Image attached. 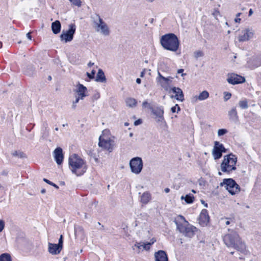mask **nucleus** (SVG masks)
<instances>
[{
    "label": "nucleus",
    "mask_w": 261,
    "mask_h": 261,
    "mask_svg": "<svg viewBox=\"0 0 261 261\" xmlns=\"http://www.w3.org/2000/svg\"><path fill=\"white\" fill-rule=\"evenodd\" d=\"M164 191L166 193H168L170 192V189L168 188H166L164 190Z\"/></svg>",
    "instance_id": "obj_59"
},
{
    "label": "nucleus",
    "mask_w": 261,
    "mask_h": 261,
    "mask_svg": "<svg viewBox=\"0 0 261 261\" xmlns=\"http://www.w3.org/2000/svg\"><path fill=\"white\" fill-rule=\"evenodd\" d=\"M75 92L78 96H80L81 99H83L85 97L87 96L86 94L87 92V88L80 83L77 85Z\"/></svg>",
    "instance_id": "obj_19"
},
{
    "label": "nucleus",
    "mask_w": 261,
    "mask_h": 261,
    "mask_svg": "<svg viewBox=\"0 0 261 261\" xmlns=\"http://www.w3.org/2000/svg\"><path fill=\"white\" fill-rule=\"evenodd\" d=\"M224 95V100L225 101L229 99L231 96V94L229 92H225Z\"/></svg>",
    "instance_id": "obj_41"
},
{
    "label": "nucleus",
    "mask_w": 261,
    "mask_h": 261,
    "mask_svg": "<svg viewBox=\"0 0 261 261\" xmlns=\"http://www.w3.org/2000/svg\"><path fill=\"white\" fill-rule=\"evenodd\" d=\"M253 12V11L252 9H250L248 12V15L249 16H250L252 14Z\"/></svg>",
    "instance_id": "obj_55"
},
{
    "label": "nucleus",
    "mask_w": 261,
    "mask_h": 261,
    "mask_svg": "<svg viewBox=\"0 0 261 261\" xmlns=\"http://www.w3.org/2000/svg\"><path fill=\"white\" fill-rule=\"evenodd\" d=\"M227 152V149L224 145L219 142L215 141L213 150V155L215 160L220 159L222 156V153Z\"/></svg>",
    "instance_id": "obj_11"
},
{
    "label": "nucleus",
    "mask_w": 261,
    "mask_h": 261,
    "mask_svg": "<svg viewBox=\"0 0 261 261\" xmlns=\"http://www.w3.org/2000/svg\"><path fill=\"white\" fill-rule=\"evenodd\" d=\"M175 222L177 229L185 237L192 238L197 230L196 227L190 225L181 215L178 216V219L176 220Z\"/></svg>",
    "instance_id": "obj_3"
},
{
    "label": "nucleus",
    "mask_w": 261,
    "mask_h": 261,
    "mask_svg": "<svg viewBox=\"0 0 261 261\" xmlns=\"http://www.w3.org/2000/svg\"><path fill=\"white\" fill-rule=\"evenodd\" d=\"M129 167L132 173L136 174H140L143 167L142 159L138 156L132 158L129 161Z\"/></svg>",
    "instance_id": "obj_8"
},
{
    "label": "nucleus",
    "mask_w": 261,
    "mask_h": 261,
    "mask_svg": "<svg viewBox=\"0 0 261 261\" xmlns=\"http://www.w3.org/2000/svg\"><path fill=\"white\" fill-rule=\"evenodd\" d=\"M228 76L227 81L228 83L232 85L242 84L245 82L244 77L235 73L229 74Z\"/></svg>",
    "instance_id": "obj_13"
},
{
    "label": "nucleus",
    "mask_w": 261,
    "mask_h": 261,
    "mask_svg": "<svg viewBox=\"0 0 261 261\" xmlns=\"http://www.w3.org/2000/svg\"><path fill=\"white\" fill-rule=\"evenodd\" d=\"M99 97H100L99 93L96 92L92 96V100L94 101V100L98 99Z\"/></svg>",
    "instance_id": "obj_47"
},
{
    "label": "nucleus",
    "mask_w": 261,
    "mask_h": 261,
    "mask_svg": "<svg viewBox=\"0 0 261 261\" xmlns=\"http://www.w3.org/2000/svg\"><path fill=\"white\" fill-rule=\"evenodd\" d=\"M152 243H153V242H152V243L149 242H147L146 243H142V247L144 249L148 250L150 249V247Z\"/></svg>",
    "instance_id": "obj_39"
},
{
    "label": "nucleus",
    "mask_w": 261,
    "mask_h": 261,
    "mask_svg": "<svg viewBox=\"0 0 261 261\" xmlns=\"http://www.w3.org/2000/svg\"><path fill=\"white\" fill-rule=\"evenodd\" d=\"M180 108L178 104H176L174 107H172L171 109V111L172 113H175L177 112L178 113L179 111H180Z\"/></svg>",
    "instance_id": "obj_36"
},
{
    "label": "nucleus",
    "mask_w": 261,
    "mask_h": 261,
    "mask_svg": "<svg viewBox=\"0 0 261 261\" xmlns=\"http://www.w3.org/2000/svg\"><path fill=\"white\" fill-rule=\"evenodd\" d=\"M201 203H202L203 204H204V206H205V207H207V206H207V203H206L204 200H201Z\"/></svg>",
    "instance_id": "obj_54"
},
{
    "label": "nucleus",
    "mask_w": 261,
    "mask_h": 261,
    "mask_svg": "<svg viewBox=\"0 0 261 261\" xmlns=\"http://www.w3.org/2000/svg\"><path fill=\"white\" fill-rule=\"evenodd\" d=\"M76 103H74L73 102V103H72V108L73 109H75L76 107Z\"/></svg>",
    "instance_id": "obj_60"
},
{
    "label": "nucleus",
    "mask_w": 261,
    "mask_h": 261,
    "mask_svg": "<svg viewBox=\"0 0 261 261\" xmlns=\"http://www.w3.org/2000/svg\"><path fill=\"white\" fill-rule=\"evenodd\" d=\"M95 74V71L93 70L91 73L89 72H87V75L90 79H93L94 77V75Z\"/></svg>",
    "instance_id": "obj_42"
},
{
    "label": "nucleus",
    "mask_w": 261,
    "mask_h": 261,
    "mask_svg": "<svg viewBox=\"0 0 261 261\" xmlns=\"http://www.w3.org/2000/svg\"><path fill=\"white\" fill-rule=\"evenodd\" d=\"M253 62H254V67H257L261 66V60L257 59L254 60Z\"/></svg>",
    "instance_id": "obj_44"
},
{
    "label": "nucleus",
    "mask_w": 261,
    "mask_h": 261,
    "mask_svg": "<svg viewBox=\"0 0 261 261\" xmlns=\"http://www.w3.org/2000/svg\"><path fill=\"white\" fill-rule=\"evenodd\" d=\"M69 165L72 172L77 176L83 175L87 170L86 162L76 154L69 158Z\"/></svg>",
    "instance_id": "obj_2"
},
{
    "label": "nucleus",
    "mask_w": 261,
    "mask_h": 261,
    "mask_svg": "<svg viewBox=\"0 0 261 261\" xmlns=\"http://www.w3.org/2000/svg\"><path fill=\"white\" fill-rule=\"evenodd\" d=\"M155 261H169L166 252L164 250H159L154 253Z\"/></svg>",
    "instance_id": "obj_20"
},
{
    "label": "nucleus",
    "mask_w": 261,
    "mask_h": 261,
    "mask_svg": "<svg viewBox=\"0 0 261 261\" xmlns=\"http://www.w3.org/2000/svg\"><path fill=\"white\" fill-rule=\"evenodd\" d=\"M45 192H46V190L44 189H42L41 191V193H42V194L45 193Z\"/></svg>",
    "instance_id": "obj_64"
},
{
    "label": "nucleus",
    "mask_w": 261,
    "mask_h": 261,
    "mask_svg": "<svg viewBox=\"0 0 261 261\" xmlns=\"http://www.w3.org/2000/svg\"><path fill=\"white\" fill-rule=\"evenodd\" d=\"M58 246L63 248V237L62 235H61L59 239L58 243L57 244Z\"/></svg>",
    "instance_id": "obj_43"
},
{
    "label": "nucleus",
    "mask_w": 261,
    "mask_h": 261,
    "mask_svg": "<svg viewBox=\"0 0 261 261\" xmlns=\"http://www.w3.org/2000/svg\"><path fill=\"white\" fill-rule=\"evenodd\" d=\"M209 97L208 92L206 91H203L201 93H200L199 96L196 98L199 100H204L207 99Z\"/></svg>",
    "instance_id": "obj_29"
},
{
    "label": "nucleus",
    "mask_w": 261,
    "mask_h": 261,
    "mask_svg": "<svg viewBox=\"0 0 261 261\" xmlns=\"http://www.w3.org/2000/svg\"><path fill=\"white\" fill-rule=\"evenodd\" d=\"M142 120H141V119H138V120H136V121L134 122V125H135V126H137V125H139V124H141V123H142Z\"/></svg>",
    "instance_id": "obj_50"
},
{
    "label": "nucleus",
    "mask_w": 261,
    "mask_h": 261,
    "mask_svg": "<svg viewBox=\"0 0 261 261\" xmlns=\"http://www.w3.org/2000/svg\"><path fill=\"white\" fill-rule=\"evenodd\" d=\"M172 92L175 94V96H171V98H175L176 100L180 101L184 100V95L182 90L178 87H172L169 91V92Z\"/></svg>",
    "instance_id": "obj_17"
},
{
    "label": "nucleus",
    "mask_w": 261,
    "mask_h": 261,
    "mask_svg": "<svg viewBox=\"0 0 261 261\" xmlns=\"http://www.w3.org/2000/svg\"><path fill=\"white\" fill-rule=\"evenodd\" d=\"M95 81L98 82L106 83L107 79L102 69H99L96 75Z\"/></svg>",
    "instance_id": "obj_24"
},
{
    "label": "nucleus",
    "mask_w": 261,
    "mask_h": 261,
    "mask_svg": "<svg viewBox=\"0 0 261 261\" xmlns=\"http://www.w3.org/2000/svg\"><path fill=\"white\" fill-rule=\"evenodd\" d=\"M239 107L242 109H246L248 107V101L246 99L240 100L239 102Z\"/></svg>",
    "instance_id": "obj_32"
},
{
    "label": "nucleus",
    "mask_w": 261,
    "mask_h": 261,
    "mask_svg": "<svg viewBox=\"0 0 261 261\" xmlns=\"http://www.w3.org/2000/svg\"><path fill=\"white\" fill-rule=\"evenodd\" d=\"M160 43L164 49L172 51H176L179 46V41L177 36L173 33L163 35Z\"/></svg>",
    "instance_id": "obj_4"
},
{
    "label": "nucleus",
    "mask_w": 261,
    "mask_h": 261,
    "mask_svg": "<svg viewBox=\"0 0 261 261\" xmlns=\"http://www.w3.org/2000/svg\"><path fill=\"white\" fill-rule=\"evenodd\" d=\"M43 181L44 182H45L46 183L48 184V185H50L54 187L57 189H58L59 188V186L58 185H57L56 184L53 183V182L50 181V180H48L46 178H43Z\"/></svg>",
    "instance_id": "obj_37"
},
{
    "label": "nucleus",
    "mask_w": 261,
    "mask_h": 261,
    "mask_svg": "<svg viewBox=\"0 0 261 261\" xmlns=\"http://www.w3.org/2000/svg\"><path fill=\"white\" fill-rule=\"evenodd\" d=\"M0 261H12L10 254L4 253L0 255Z\"/></svg>",
    "instance_id": "obj_30"
},
{
    "label": "nucleus",
    "mask_w": 261,
    "mask_h": 261,
    "mask_svg": "<svg viewBox=\"0 0 261 261\" xmlns=\"http://www.w3.org/2000/svg\"><path fill=\"white\" fill-rule=\"evenodd\" d=\"M234 21L235 22H240V21H241V18H239V17H236L234 19Z\"/></svg>",
    "instance_id": "obj_56"
},
{
    "label": "nucleus",
    "mask_w": 261,
    "mask_h": 261,
    "mask_svg": "<svg viewBox=\"0 0 261 261\" xmlns=\"http://www.w3.org/2000/svg\"><path fill=\"white\" fill-rule=\"evenodd\" d=\"M228 132L227 130L225 128L219 129L218 131V135L219 136H223Z\"/></svg>",
    "instance_id": "obj_38"
},
{
    "label": "nucleus",
    "mask_w": 261,
    "mask_h": 261,
    "mask_svg": "<svg viewBox=\"0 0 261 261\" xmlns=\"http://www.w3.org/2000/svg\"><path fill=\"white\" fill-rule=\"evenodd\" d=\"M51 30L54 34H59L61 29V23L59 20H56L51 23Z\"/></svg>",
    "instance_id": "obj_23"
},
{
    "label": "nucleus",
    "mask_w": 261,
    "mask_h": 261,
    "mask_svg": "<svg viewBox=\"0 0 261 261\" xmlns=\"http://www.w3.org/2000/svg\"><path fill=\"white\" fill-rule=\"evenodd\" d=\"M136 82H137V84H140L141 83V80L140 79H139V78H137V80H136Z\"/></svg>",
    "instance_id": "obj_57"
},
{
    "label": "nucleus",
    "mask_w": 261,
    "mask_h": 261,
    "mask_svg": "<svg viewBox=\"0 0 261 261\" xmlns=\"http://www.w3.org/2000/svg\"><path fill=\"white\" fill-rule=\"evenodd\" d=\"M183 69H179L177 70V73H182L184 72Z\"/></svg>",
    "instance_id": "obj_58"
},
{
    "label": "nucleus",
    "mask_w": 261,
    "mask_h": 261,
    "mask_svg": "<svg viewBox=\"0 0 261 261\" xmlns=\"http://www.w3.org/2000/svg\"><path fill=\"white\" fill-rule=\"evenodd\" d=\"M223 241L228 247L233 248L244 255L248 253L245 244L236 231H232L225 234L223 237Z\"/></svg>",
    "instance_id": "obj_1"
},
{
    "label": "nucleus",
    "mask_w": 261,
    "mask_h": 261,
    "mask_svg": "<svg viewBox=\"0 0 261 261\" xmlns=\"http://www.w3.org/2000/svg\"><path fill=\"white\" fill-rule=\"evenodd\" d=\"M225 224L227 225H228L230 224V221L229 220H227L226 221V222H225Z\"/></svg>",
    "instance_id": "obj_63"
},
{
    "label": "nucleus",
    "mask_w": 261,
    "mask_h": 261,
    "mask_svg": "<svg viewBox=\"0 0 261 261\" xmlns=\"http://www.w3.org/2000/svg\"><path fill=\"white\" fill-rule=\"evenodd\" d=\"M54 156L57 164L59 165H61L63 161L64 155L63 150L61 147H59L55 149L54 151Z\"/></svg>",
    "instance_id": "obj_16"
},
{
    "label": "nucleus",
    "mask_w": 261,
    "mask_h": 261,
    "mask_svg": "<svg viewBox=\"0 0 261 261\" xmlns=\"http://www.w3.org/2000/svg\"><path fill=\"white\" fill-rule=\"evenodd\" d=\"M62 248L56 244L48 243V252L53 255H57L60 253Z\"/></svg>",
    "instance_id": "obj_21"
},
{
    "label": "nucleus",
    "mask_w": 261,
    "mask_h": 261,
    "mask_svg": "<svg viewBox=\"0 0 261 261\" xmlns=\"http://www.w3.org/2000/svg\"><path fill=\"white\" fill-rule=\"evenodd\" d=\"M111 141H112L110 139L105 140L104 139H102L100 136L99 138L98 145L99 147L108 150L109 152H111L113 150Z\"/></svg>",
    "instance_id": "obj_18"
},
{
    "label": "nucleus",
    "mask_w": 261,
    "mask_h": 261,
    "mask_svg": "<svg viewBox=\"0 0 261 261\" xmlns=\"http://www.w3.org/2000/svg\"><path fill=\"white\" fill-rule=\"evenodd\" d=\"M149 110L151 111L152 114L155 116L154 118L157 122H164L166 123L164 117V111L163 107H149Z\"/></svg>",
    "instance_id": "obj_10"
},
{
    "label": "nucleus",
    "mask_w": 261,
    "mask_h": 261,
    "mask_svg": "<svg viewBox=\"0 0 261 261\" xmlns=\"http://www.w3.org/2000/svg\"><path fill=\"white\" fill-rule=\"evenodd\" d=\"M125 102L127 106L130 108L136 107L137 103L136 99L131 97L127 98L125 100Z\"/></svg>",
    "instance_id": "obj_28"
},
{
    "label": "nucleus",
    "mask_w": 261,
    "mask_h": 261,
    "mask_svg": "<svg viewBox=\"0 0 261 261\" xmlns=\"http://www.w3.org/2000/svg\"><path fill=\"white\" fill-rule=\"evenodd\" d=\"M220 186H225L226 189L232 195L239 193L240 191L239 185L232 178L224 179L223 182L220 184Z\"/></svg>",
    "instance_id": "obj_6"
},
{
    "label": "nucleus",
    "mask_w": 261,
    "mask_h": 261,
    "mask_svg": "<svg viewBox=\"0 0 261 261\" xmlns=\"http://www.w3.org/2000/svg\"><path fill=\"white\" fill-rule=\"evenodd\" d=\"M142 106L144 108H147L149 109V107H153L147 101H144L142 103Z\"/></svg>",
    "instance_id": "obj_45"
},
{
    "label": "nucleus",
    "mask_w": 261,
    "mask_h": 261,
    "mask_svg": "<svg viewBox=\"0 0 261 261\" xmlns=\"http://www.w3.org/2000/svg\"><path fill=\"white\" fill-rule=\"evenodd\" d=\"M80 99H81V97L80 96H78L77 97H76L74 101H73V102L74 103H77L79 102V100Z\"/></svg>",
    "instance_id": "obj_52"
},
{
    "label": "nucleus",
    "mask_w": 261,
    "mask_h": 261,
    "mask_svg": "<svg viewBox=\"0 0 261 261\" xmlns=\"http://www.w3.org/2000/svg\"><path fill=\"white\" fill-rule=\"evenodd\" d=\"M94 24L95 27L97 28L96 30L98 31L100 30L101 33L105 35L108 36L110 34V30L107 24L103 21L102 19L100 17L98 14H95V17H93Z\"/></svg>",
    "instance_id": "obj_7"
},
{
    "label": "nucleus",
    "mask_w": 261,
    "mask_h": 261,
    "mask_svg": "<svg viewBox=\"0 0 261 261\" xmlns=\"http://www.w3.org/2000/svg\"><path fill=\"white\" fill-rule=\"evenodd\" d=\"M74 232L76 236L77 234H83L84 232V229L83 227L81 226H75Z\"/></svg>",
    "instance_id": "obj_33"
},
{
    "label": "nucleus",
    "mask_w": 261,
    "mask_h": 261,
    "mask_svg": "<svg viewBox=\"0 0 261 261\" xmlns=\"http://www.w3.org/2000/svg\"><path fill=\"white\" fill-rule=\"evenodd\" d=\"M35 126V124H32V123H30L29 124H28L27 127H26V129L29 131V132H31V130L33 128V127H34Z\"/></svg>",
    "instance_id": "obj_46"
},
{
    "label": "nucleus",
    "mask_w": 261,
    "mask_h": 261,
    "mask_svg": "<svg viewBox=\"0 0 261 261\" xmlns=\"http://www.w3.org/2000/svg\"><path fill=\"white\" fill-rule=\"evenodd\" d=\"M145 70L144 69L143 71L141 72V75H140L141 77H143L144 74V72H145Z\"/></svg>",
    "instance_id": "obj_62"
},
{
    "label": "nucleus",
    "mask_w": 261,
    "mask_h": 261,
    "mask_svg": "<svg viewBox=\"0 0 261 261\" xmlns=\"http://www.w3.org/2000/svg\"><path fill=\"white\" fill-rule=\"evenodd\" d=\"M181 199H184L186 203L187 204H191L193 203V202L194 201L195 198L193 194H187L185 196L183 195L181 196Z\"/></svg>",
    "instance_id": "obj_26"
},
{
    "label": "nucleus",
    "mask_w": 261,
    "mask_h": 261,
    "mask_svg": "<svg viewBox=\"0 0 261 261\" xmlns=\"http://www.w3.org/2000/svg\"><path fill=\"white\" fill-rule=\"evenodd\" d=\"M71 4L75 6L80 7L82 5V2L81 0H69Z\"/></svg>",
    "instance_id": "obj_35"
},
{
    "label": "nucleus",
    "mask_w": 261,
    "mask_h": 261,
    "mask_svg": "<svg viewBox=\"0 0 261 261\" xmlns=\"http://www.w3.org/2000/svg\"><path fill=\"white\" fill-rule=\"evenodd\" d=\"M76 31V25L74 23H71L69 25L68 30L62 31L60 35V39L64 41L65 43L71 41L74 37Z\"/></svg>",
    "instance_id": "obj_9"
},
{
    "label": "nucleus",
    "mask_w": 261,
    "mask_h": 261,
    "mask_svg": "<svg viewBox=\"0 0 261 261\" xmlns=\"http://www.w3.org/2000/svg\"><path fill=\"white\" fill-rule=\"evenodd\" d=\"M143 244L142 242H136L135 244L134 245V246L133 247V250H135V247H136L138 249L137 250V252L139 253H140V249L141 247H142Z\"/></svg>",
    "instance_id": "obj_34"
},
{
    "label": "nucleus",
    "mask_w": 261,
    "mask_h": 261,
    "mask_svg": "<svg viewBox=\"0 0 261 261\" xmlns=\"http://www.w3.org/2000/svg\"><path fill=\"white\" fill-rule=\"evenodd\" d=\"M12 155L13 156L18 157L21 159L25 158L27 157L25 154L23 152L20 150L14 151V152H12Z\"/></svg>",
    "instance_id": "obj_31"
},
{
    "label": "nucleus",
    "mask_w": 261,
    "mask_h": 261,
    "mask_svg": "<svg viewBox=\"0 0 261 261\" xmlns=\"http://www.w3.org/2000/svg\"><path fill=\"white\" fill-rule=\"evenodd\" d=\"M229 119L231 121L237 123L239 121V116L236 107H233L228 112Z\"/></svg>",
    "instance_id": "obj_22"
},
{
    "label": "nucleus",
    "mask_w": 261,
    "mask_h": 261,
    "mask_svg": "<svg viewBox=\"0 0 261 261\" xmlns=\"http://www.w3.org/2000/svg\"><path fill=\"white\" fill-rule=\"evenodd\" d=\"M42 138L47 139L49 136V128L48 124L46 122H44L42 124V128L41 129Z\"/></svg>",
    "instance_id": "obj_25"
},
{
    "label": "nucleus",
    "mask_w": 261,
    "mask_h": 261,
    "mask_svg": "<svg viewBox=\"0 0 261 261\" xmlns=\"http://www.w3.org/2000/svg\"><path fill=\"white\" fill-rule=\"evenodd\" d=\"M198 220L199 223L201 226L203 227L207 226L210 221V217L207 210L203 209L201 211Z\"/></svg>",
    "instance_id": "obj_14"
},
{
    "label": "nucleus",
    "mask_w": 261,
    "mask_h": 261,
    "mask_svg": "<svg viewBox=\"0 0 261 261\" xmlns=\"http://www.w3.org/2000/svg\"><path fill=\"white\" fill-rule=\"evenodd\" d=\"M94 65V63H92L91 62H90L88 64V66L89 67H91L92 66H93Z\"/></svg>",
    "instance_id": "obj_61"
},
{
    "label": "nucleus",
    "mask_w": 261,
    "mask_h": 261,
    "mask_svg": "<svg viewBox=\"0 0 261 261\" xmlns=\"http://www.w3.org/2000/svg\"><path fill=\"white\" fill-rule=\"evenodd\" d=\"M5 227V222L3 220H0V232L3 231Z\"/></svg>",
    "instance_id": "obj_48"
},
{
    "label": "nucleus",
    "mask_w": 261,
    "mask_h": 261,
    "mask_svg": "<svg viewBox=\"0 0 261 261\" xmlns=\"http://www.w3.org/2000/svg\"><path fill=\"white\" fill-rule=\"evenodd\" d=\"M151 199V195L148 192L143 193L141 197V201L143 204H147Z\"/></svg>",
    "instance_id": "obj_27"
},
{
    "label": "nucleus",
    "mask_w": 261,
    "mask_h": 261,
    "mask_svg": "<svg viewBox=\"0 0 261 261\" xmlns=\"http://www.w3.org/2000/svg\"><path fill=\"white\" fill-rule=\"evenodd\" d=\"M203 53L201 50H197L194 53V56L196 58H198L199 57H203Z\"/></svg>",
    "instance_id": "obj_40"
},
{
    "label": "nucleus",
    "mask_w": 261,
    "mask_h": 261,
    "mask_svg": "<svg viewBox=\"0 0 261 261\" xmlns=\"http://www.w3.org/2000/svg\"><path fill=\"white\" fill-rule=\"evenodd\" d=\"M212 14L215 18H217V17L220 15V13L217 9H215Z\"/></svg>",
    "instance_id": "obj_49"
},
{
    "label": "nucleus",
    "mask_w": 261,
    "mask_h": 261,
    "mask_svg": "<svg viewBox=\"0 0 261 261\" xmlns=\"http://www.w3.org/2000/svg\"><path fill=\"white\" fill-rule=\"evenodd\" d=\"M237 158L232 153L225 155L221 164V170L224 173H230L237 169Z\"/></svg>",
    "instance_id": "obj_5"
},
{
    "label": "nucleus",
    "mask_w": 261,
    "mask_h": 261,
    "mask_svg": "<svg viewBox=\"0 0 261 261\" xmlns=\"http://www.w3.org/2000/svg\"><path fill=\"white\" fill-rule=\"evenodd\" d=\"M253 35V31L249 29H245L242 31L241 33L239 36L238 40L240 42L246 41L252 38Z\"/></svg>",
    "instance_id": "obj_15"
},
{
    "label": "nucleus",
    "mask_w": 261,
    "mask_h": 261,
    "mask_svg": "<svg viewBox=\"0 0 261 261\" xmlns=\"http://www.w3.org/2000/svg\"><path fill=\"white\" fill-rule=\"evenodd\" d=\"M8 174V171L7 170H3L2 173L1 175L7 176Z\"/></svg>",
    "instance_id": "obj_51"
},
{
    "label": "nucleus",
    "mask_w": 261,
    "mask_h": 261,
    "mask_svg": "<svg viewBox=\"0 0 261 261\" xmlns=\"http://www.w3.org/2000/svg\"><path fill=\"white\" fill-rule=\"evenodd\" d=\"M31 32H29L27 34V38L30 39V40H31L32 39V36L31 35Z\"/></svg>",
    "instance_id": "obj_53"
},
{
    "label": "nucleus",
    "mask_w": 261,
    "mask_h": 261,
    "mask_svg": "<svg viewBox=\"0 0 261 261\" xmlns=\"http://www.w3.org/2000/svg\"><path fill=\"white\" fill-rule=\"evenodd\" d=\"M172 77L168 76L165 77L159 71L158 72V76L156 78V81L165 90H168L169 85L172 82Z\"/></svg>",
    "instance_id": "obj_12"
}]
</instances>
